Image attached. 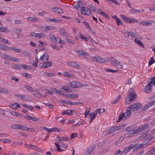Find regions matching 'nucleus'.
Masks as SVG:
<instances>
[{
	"label": "nucleus",
	"mask_w": 155,
	"mask_h": 155,
	"mask_svg": "<svg viewBox=\"0 0 155 155\" xmlns=\"http://www.w3.org/2000/svg\"><path fill=\"white\" fill-rule=\"evenodd\" d=\"M54 144L57 147V151L58 152H61L63 151V150L61 149L59 145L58 144L56 143H54Z\"/></svg>",
	"instance_id": "50"
},
{
	"label": "nucleus",
	"mask_w": 155,
	"mask_h": 155,
	"mask_svg": "<svg viewBox=\"0 0 155 155\" xmlns=\"http://www.w3.org/2000/svg\"><path fill=\"white\" fill-rule=\"evenodd\" d=\"M48 55L47 53H45L40 58L39 60L44 63L48 60Z\"/></svg>",
	"instance_id": "10"
},
{
	"label": "nucleus",
	"mask_w": 155,
	"mask_h": 155,
	"mask_svg": "<svg viewBox=\"0 0 155 155\" xmlns=\"http://www.w3.org/2000/svg\"><path fill=\"white\" fill-rule=\"evenodd\" d=\"M113 18L115 20V21L117 22V24L118 26L119 25V24L120 25L123 24V23L122 21L120 19V18H117L116 16H114Z\"/></svg>",
	"instance_id": "31"
},
{
	"label": "nucleus",
	"mask_w": 155,
	"mask_h": 155,
	"mask_svg": "<svg viewBox=\"0 0 155 155\" xmlns=\"http://www.w3.org/2000/svg\"><path fill=\"white\" fill-rule=\"evenodd\" d=\"M21 66L25 69L30 70L31 69V67L30 66L26 65L25 64H22Z\"/></svg>",
	"instance_id": "43"
},
{
	"label": "nucleus",
	"mask_w": 155,
	"mask_h": 155,
	"mask_svg": "<svg viewBox=\"0 0 155 155\" xmlns=\"http://www.w3.org/2000/svg\"><path fill=\"white\" fill-rule=\"evenodd\" d=\"M97 114V112H96L95 114L94 113H89V116L90 119V120L89 121L90 124H91L93 120L95 118Z\"/></svg>",
	"instance_id": "14"
},
{
	"label": "nucleus",
	"mask_w": 155,
	"mask_h": 155,
	"mask_svg": "<svg viewBox=\"0 0 155 155\" xmlns=\"http://www.w3.org/2000/svg\"><path fill=\"white\" fill-rule=\"evenodd\" d=\"M23 54L28 57H30V54L27 51H24L22 52Z\"/></svg>",
	"instance_id": "58"
},
{
	"label": "nucleus",
	"mask_w": 155,
	"mask_h": 155,
	"mask_svg": "<svg viewBox=\"0 0 155 155\" xmlns=\"http://www.w3.org/2000/svg\"><path fill=\"white\" fill-rule=\"evenodd\" d=\"M10 31L6 27H0V32H4L5 33H7Z\"/></svg>",
	"instance_id": "32"
},
{
	"label": "nucleus",
	"mask_w": 155,
	"mask_h": 155,
	"mask_svg": "<svg viewBox=\"0 0 155 155\" xmlns=\"http://www.w3.org/2000/svg\"><path fill=\"white\" fill-rule=\"evenodd\" d=\"M116 129L115 128V126L111 127L109 130H106L105 132L107 133V134H112L113 132L116 131Z\"/></svg>",
	"instance_id": "21"
},
{
	"label": "nucleus",
	"mask_w": 155,
	"mask_h": 155,
	"mask_svg": "<svg viewBox=\"0 0 155 155\" xmlns=\"http://www.w3.org/2000/svg\"><path fill=\"white\" fill-rule=\"evenodd\" d=\"M49 20L50 22L55 23H61L62 22V21L61 20L55 18L49 19Z\"/></svg>",
	"instance_id": "38"
},
{
	"label": "nucleus",
	"mask_w": 155,
	"mask_h": 155,
	"mask_svg": "<svg viewBox=\"0 0 155 155\" xmlns=\"http://www.w3.org/2000/svg\"><path fill=\"white\" fill-rule=\"evenodd\" d=\"M68 86L70 87L77 88L83 86V85L78 82L73 81L68 83Z\"/></svg>",
	"instance_id": "6"
},
{
	"label": "nucleus",
	"mask_w": 155,
	"mask_h": 155,
	"mask_svg": "<svg viewBox=\"0 0 155 155\" xmlns=\"http://www.w3.org/2000/svg\"><path fill=\"white\" fill-rule=\"evenodd\" d=\"M111 63H114L115 64V66L119 65V64L120 63V61L114 58H111Z\"/></svg>",
	"instance_id": "29"
},
{
	"label": "nucleus",
	"mask_w": 155,
	"mask_h": 155,
	"mask_svg": "<svg viewBox=\"0 0 155 155\" xmlns=\"http://www.w3.org/2000/svg\"><path fill=\"white\" fill-rule=\"evenodd\" d=\"M30 62L33 66L34 67H37V63L32 60H30Z\"/></svg>",
	"instance_id": "62"
},
{
	"label": "nucleus",
	"mask_w": 155,
	"mask_h": 155,
	"mask_svg": "<svg viewBox=\"0 0 155 155\" xmlns=\"http://www.w3.org/2000/svg\"><path fill=\"white\" fill-rule=\"evenodd\" d=\"M25 87L26 89L28 91L33 92L34 91V89L33 87H31L28 85L25 84Z\"/></svg>",
	"instance_id": "40"
},
{
	"label": "nucleus",
	"mask_w": 155,
	"mask_h": 155,
	"mask_svg": "<svg viewBox=\"0 0 155 155\" xmlns=\"http://www.w3.org/2000/svg\"><path fill=\"white\" fill-rule=\"evenodd\" d=\"M94 148L95 147L94 146H93L90 148L89 149L87 150L86 153V154L87 155H88L92 153L94 151Z\"/></svg>",
	"instance_id": "26"
},
{
	"label": "nucleus",
	"mask_w": 155,
	"mask_h": 155,
	"mask_svg": "<svg viewBox=\"0 0 155 155\" xmlns=\"http://www.w3.org/2000/svg\"><path fill=\"white\" fill-rule=\"evenodd\" d=\"M137 97L135 92L131 90V89L129 92V95L126 99L125 103L126 104H129L130 103L134 101Z\"/></svg>",
	"instance_id": "3"
},
{
	"label": "nucleus",
	"mask_w": 155,
	"mask_h": 155,
	"mask_svg": "<svg viewBox=\"0 0 155 155\" xmlns=\"http://www.w3.org/2000/svg\"><path fill=\"white\" fill-rule=\"evenodd\" d=\"M149 145V141H148L147 142L144 141L142 144H138L137 145L135 144V146L134 148H136V150H137L140 148L145 147Z\"/></svg>",
	"instance_id": "7"
},
{
	"label": "nucleus",
	"mask_w": 155,
	"mask_h": 155,
	"mask_svg": "<svg viewBox=\"0 0 155 155\" xmlns=\"http://www.w3.org/2000/svg\"><path fill=\"white\" fill-rule=\"evenodd\" d=\"M149 124L148 123H147L143 125L140 126L137 129L138 133L142 131L146 132H147L149 130Z\"/></svg>",
	"instance_id": "5"
},
{
	"label": "nucleus",
	"mask_w": 155,
	"mask_h": 155,
	"mask_svg": "<svg viewBox=\"0 0 155 155\" xmlns=\"http://www.w3.org/2000/svg\"><path fill=\"white\" fill-rule=\"evenodd\" d=\"M74 112V110H67L64 111L62 113L63 114H67L69 115H71Z\"/></svg>",
	"instance_id": "22"
},
{
	"label": "nucleus",
	"mask_w": 155,
	"mask_h": 155,
	"mask_svg": "<svg viewBox=\"0 0 155 155\" xmlns=\"http://www.w3.org/2000/svg\"><path fill=\"white\" fill-rule=\"evenodd\" d=\"M54 27L52 25L46 26L44 28V31L45 32H47L48 31H51L54 29Z\"/></svg>",
	"instance_id": "20"
},
{
	"label": "nucleus",
	"mask_w": 155,
	"mask_h": 155,
	"mask_svg": "<svg viewBox=\"0 0 155 155\" xmlns=\"http://www.w3.org/2000/svg\"><path fill=\"white\" fill-rule=\"evenodd\" d=\"M52 11L54 12H56L58 13L61 14L63 12V11L61 9L57 7L53 8Z\"/></svg>",
	"instance_id": "25"
},
{
	"label": "nucleus",
	"mask_w": 155,
	"mask_h": 155,
	"mask_svg": "<svg viewBox=\"0 0 155 155\" xmlns=\"http://www.w3.org/2000/svg\"><path fill=\"white\" fill-rule=\"evenodd\" d=\"M50 39L53 43H56L57 42V39L56 38L54 34H52L50 35Z\"/></svg>",
	"instance_id": "30"
},
{
	"label": "nucleus",
	"mask_w": 155,
	"mask_h": 155,
	"mask_svg": "<svg viewBox=\"0 0 155 155\" xmlns=\"http://www.w3.org/2000/svg\"><path fill=\"white\" fill-rule=\"evenodd\" d=\"M75 51L78 54L79 56H82V57H85L86 58H87V56H89L88 54L82 51L76 50Z\"/></svg>",
	"instance_id": "12"
},
{
	"label": "nucleus",
	"mask_w": 155,
	"mask_h": 155,
	"mask_svg": "<svg viewBox=\"0 0 155 155\" xmlns=\"http://www.w3.org/2000/svg\"><path fill=\"white\" fill-rule=\"evenodd\" d=\"M25 146L28 149H33L36 150H38V147L36 146L27 144H25Z\"/></svg>",
	"instance_id": "17"
},
{
	"label": "nucleus",
	"mask_w": 155,
	"mask_h": 155,
	"mask_svg": "<svg viewBox=\"0 0 155 155\" xmlns=\"http://www.w3.org/2000/svg\"><path fill=\"white\" fill-rule=\"evenodd\" d=\"M125 119V114L124 113H121L119 116L118 120L117 121V122H118L119 121L121 120L123 118Z\"/></svg>",
	"instance_id": "35"
},
{
	"label": "nucleus",
	"mask_w": 155,
	"mask_h": 155,
	"mask_svg": "<svg viewBox=\"0 0 155 155\" xmlns=\"http://www.w3.org/2000/svg\"><path fill=\"white\" fill-rule=\"evenodd\" d=\"M120 17L121 18L123 21L127 23H139L143 25H148L151 26L152 25L151 22H149L148 21H143L139 22V21L137 20L136 18H131L127 17L124 15H120Z\"/></svg>",
	"instance_id": "1"
},
{
	"label": "nucleus",
	"mask_w": 155,
	"mask_h": 155,
	"mask_svg": "<svg viewBox=\"0 0 155 155\" xmlns=\"http://www.w3.org/2000/svg\"><path fill=\"white\" fill-rule=\"evenodd\" d=\"M89 8L93 12L95 11V6L92 5H88Z\"/></svg>",
	"instance_id": "60"
},
{
	"label": "nucleus",
	"mask_w": 155,
	"mask_h": 155,
	"mask_svg": "<svg viewBox=\"0 0 155 155\" xmlns=\"http://www.w3.org/2000/svg\"><path fill=\"white\" fill-rule=\"evenodd\" d=\"M125 124H123L118 126H115L116 130H119L121 129H122L124 127Z\"/></svg>",
	"instance_id": "45"
},
{
	"label": "nucleus",
	"mask_w": 155,
	"mask_h": 155,
	"mask_svg": "<svg viewBox=\"0 0 155 155\" xmlns=\"http://www.w3.org/2000/svg\"><path fill=\"white\" fill-rule=\"evenodd\" d=\"M97 63L103 64L104 63H105L107 61L105 59L100 56H97Z\"/></svg>",
	"instance_id": "18"
},
{
	"label": "nucleus",
	"mask_w": 155,
	"mask_h": 155,
	"mask_svg": "<svg viewBox=\"0 0 155 155\" xmlns=\"http://www.w3.org/2000/svg\"><path fill=\"white\" fill-rule=\"evenodd\" d=\"M141 105L142 104L140 103L137 102L128 108L131 110V111H134L139 109Z\"/></svg>",
	"instance_id": "4"
},
{
	"label": "nucleus",
	"mask_w": 155,
	"mask_h": 155,
	"mask_svg": "<svg viewBox=\"0 0 155 155\" xmlns=\"http://www.w3.org/2000/svg\"><path fill=\"white\" fill-rule=\"evenodd\" d=\"M61 89L64 90L68 93L69 92L71 91L70 89L66 86H62L61 88Z\"/></svg>",
	"instance_id": "36"
},
{
	"label": "nucleus",
	"mask_w": 155,
	"mask_h": 155,
	"mask_svg": "<svg viewBox=\"0 0 155 155\" xmlns=\"http://www.w3.org/2000/svg\"><path fill=\"white\" fill-rule=\"evenodd\" d=\"M68 64L70 66L75 68H79L80 67V65L74 61L69 62Z\"/></svg>",
	"instance_id": "11"
},
{
	"label": "nucleus",
	"mask_w": 155,
	"mask_h": 155,
	"mask_svg": "<svg viewBox=\"0 0 155 155\" xmlns=\"http://www.w3.org/2000/svg\"><path fill=\"white\" fill-rule=\"evenodd\" d=\"M145 139V137L144 134L142 136H139L137 138V140L141 141Z\"/></svg>",
	"instance_id": "55"
},
{
	"label": "nucleus",
	"mask_w": 155,
	"mask_h": 155,
	"mask_svg": "<svg viewBox=\"0 0 155 155\" xmlns=\"http://www.w3.org/2000/svg\"><path fill=\"white\" fill-rule=\"evenodd\" d=\"M15 52H19L21 53V50L20 49L17 48L15 47H12L11 48V50Z\"/></svg>",
	"instance_id": "37"
},
{
	"label": "nucleus",
	"mask_w": 155,
	"mask_h": 155,
	"mask_svg": "<svg viewBox=\"0 0 155 155\" xmlns=\"http://www.w3.org/2000/svg\"><path fill=\"white\" fill-rule=\"evenodd\" d=\"M130 11L134 14L135 13H140L143 12L144 11L143 10L141 9H136L135 8H132L131 9Z\"/></svg>",
	"instance_id": "27"
},
{
	"label": "nucleus",
	"mask_w": 155,
	"mask_h": 155,
	"mask_svg": "<svg viewBox=\"0 0 155 155\" xmlns=\"http://www.w3.org/2000/svg\"><path fill=\"white\" fill-rule=\"evenodd\" d=\"M20 125L15 124L11 126L12 128L14 129H19L20 127Z\"/></svg>",
	"instance_id": "44"
},
{
	"label": "nucleus",
	"mask_w": 155,
	"mask_h": 155,
	"mask_svg": "<svg viewBox=\"0 0 155 155\" xmlns=\"http://www.w3.org/2000/svg\"><path fill=\"white\" fill-rule=\"evenodd\" d=\"M105 70L108 72H115L118 71V70H113L111 69H108L107 68L105 69Z\"/></svg>",
	"instance_id": "57"
},
{
	"label": "nucleus",
	"mask_w": 155,
	"mask_h": 155,
	"mask_svg": "<svg viewBox=\"0 0 155 155\" xmlns=\"http://www.w3.org/2000/svg\"><path fill=\"white\" fill-rule=\"evenodd\" d=\"M97 56L98 55H96L95 56L91 57V60L93 61L96 62H97Z\"/></svg>",
	"instance_id": "53"
},
{
	"label": "nucleus",
	"mask_w": 155,
	"mask_h": 155,
	"mask_svg": "<svg viewBox=\"0 0 155 155\" xmlns=\"http://www.w3.org/2000/svg\"><path fill=\"white\" fill-rule=\"evenodd\" d=\"M2 58L4 59L8 60H12V59L11 57H10L8 55H6V54H4Z\"/></svg>",
	"instance_id": "42"
},
{
	"label": "nucleus",
	"mask_w": 155,
	"mask_h": 155,
	"mask_svg": "<svg viewBox=\"0 0 155 155\" xmlns=\"http://www.w3.org/2000/svg\"><path fill=\"white\" fill-rule=\"evenodd\" d=\"M57 138L58 140L59 141H68L70 140L69 138L67 137H60V136H57Z\"/></svg>",
	"instance_id": "24"
},
{
	"label": "nucleus",
	"mask_w": 155,
	"mask_h": 155,
	"mask_svg": "<svg viewBox=\"0 0 155 155\" xmlns=\"http://www.w3.org/2000/svg\"><path fill=\"white\" fill-rule=\"evenodd\" d=\"M134 41L136 44H137L141 46L142 47L144 48V46L143 44L141 42V41L140 40L137 39H135L134 40Z\"/></svg>",
	"instance_id": "34"
},
{
	"label": "nucleus",
	"mask_w": 155,
	"mask_h": 155,
	"mask_svg": "<svg viewBox=\"0 0 155 155\" xmlns=\"http://www.w3.org/2000/svg\"><path fill=\"white\" fill-rule=\"evenodd\" d=\"M0 141L2 143H10L11 142L10 140L8 139H1Z\"/></svg>",
	"instance_id": "39"
},
{
	"label": "nucleus",
	"mask_w": 155,
	"mask_h": 155,
	"mask_svg": "<svg viewBox=\"0 0 155 155\" xmlns=\"http://www.w3.org/2000/svg\"><path fill=\"white\" fill-rule=\"evenodd\" d=\"M45 104L46 106L48 107L51 109H53L54 108L53 106L51 104L48 103L47 104Z\"/></svg>",
	"instance_id": "63"
},
{
	"label": "nucleus",
	"mask_w": 155,
	"mask_h": 155,
	"mask_svg": "<svg viewBox=\"0 0 155 155\" xmlns=\"http://www.w3.org/2000/svg\"><path fill=\"white\" fill-rule=\"evenodd\" d=\"M2 92L5 94H8V91L3 88H0V93Z\"/></svg>",
	"instance_id": "56"
},
{
	"label": "nucleus",
	"mask_w": 155,
	"mask_h": 155,
	"mask_svg": "<svg viewBox=\"0 0 155 155\" xmlns=\"http://www.w3.org/2000/svg\"><path fill=\"white\" fill-rule=\"evenodd\" d=\"M79 36L82 39L84 40L85 41H87V38L85 37L81 33H79Z\"/></svg>",
	"instance_id": "49"
},
{
	"label": "nucleus",
	"mask_w": 155,
	"mask_h": 155,
	"mask_svg": "<svg viewBox=\"0 0 155 155\" xmlns=\"http://www.w3.org/2000/svg\"><path fill=\"white\" fill-rule=\"evenodd\" d=\"M122 152L120 150L115 152L114 155H122Z\"/></svg>",
	"instance_id": "64"
},
{
	"label": "nucleus",
	"mask_w": 155,
	"mask_h": 155,
	"mask_svg": "<svg viewBox=\"0 0 155 155\" xmlns=\"http://www.w3.org/2000/svg\"><path fill=\"white\" fill-rule=\"evenodd\" d=\"M144 136L145 137V139H147V141H145L146 142H147L148 141H149V142H150V141L154 138L153 136L149 134H144ZM150 144V143H149V144Z\"/></svg>",
	"instance_id": "15"
},
{
	"label": "nucleus",
	"mask_w": 155,
	"mask_h": 155,
	"mask_svg": "<svg viewBox=\"0 0 155 155\" xmlns=\"http://www.w3.org/2000/svg\"><path fill=\"white\" fill-rule=\"evenodd\" d=\"M0 49L2 50H5L7 51H9L11 50L10 47L6 46L5 45H3L2 44H0Z\"/></svg>",
	"instance_id": "19"
},
{
	"label": "nucleus",
	"mask_w": 155,
	"mask_h": 155,
	"mask_svg": "<svg viewBox=\"0 0 155 155\" xmlns=\"http://www.w3.org/2000/svg\"><path fill=\"white\" fill-rule=\"evenodd\" d=\"M71 99H74L75 98H77L78 97V94H71L70 95Z\"/></svg>",
	"instance_id": "61"
},
{
	"label": "nucleus",
	"mask_w": 155,
	"mask_h": 155,
	"mask_svg": "<svg viewBox=\"0 0 155 155\" xmlns=\"http://www.w3.org/2000/svg\"><path fill=\"white\" fill-rule=\"evenodd\" d=\"M81 13L85 15H89L91 13L90 11L89 8L84 7L81 9Z\"/></svg>",
	"instance_id": "9"
},
{
	"label": "nucleus",
	"mask_w": 155,
	"mask_h": 155,
	"mask_svg": "<svg viewBox=\"0 0 155 155\" xmlns=\"http://www.w3.org/2000/svg\"><path fill=\"white\" fill-rule=\"evenodd\" d=\"M135 145L134 144H130L128 147H126L124 150V154H127V153L130 150H131L134 147H135Z\"/></svg>",
	"instance_id": "16"
},
{
	"label": "nucleus",
	"mask_w": 155,
	"mask_h": 155,
	"mask_svg": "<svg viewBox=\"0 0 155 155\" xmlns=\"http://www.w3.org/2000/svg\"><path fill=\"white\" fill-rule=\"evenodd\" d=\"M63 102L68 105H73V102L71 101L67 100L64 101H63Z\"/></svg>",
	"instance_id": "47"
},
{
	"label": "nucleus",
	"mask_w": 155,
	"mask_h": 155,
	"mask_svg": "<svg viewBox=\"0 0 155 155\" xmlns=\"http://www.w3.org/2000/svg\"><path fill=\"white\" fill-rule=\"evenodd\" d=\"M59 31L60 34L64 36L67 37L68 35L66 31L63 28H60Z\"/></svg>",
	"instance_id": "28"
},
{
	"label": "nucleus",
	"mask_w": 155,
	"mask_h": 155,
	"mask_svg": "<svg viewBox=\"0 0 155 155\" xmlns=\"http://www.w3.org/2000/svg\"><path fill=\"white\" fill-rule=\"evenodd\" d=\"M45 37V35L43 33H37L36 36V38H40Z\"/></svg>",
	"instance_id": "52"
},
{
	"label": "nucleus",
	"mask_w": 155,
	"mask_h": 155,
	"mask_svg": "<svg viewBox=\"0 0 155 155\" xmlns=\"http://www.w3.org/2000/svg\"><path fill=\"white\" fill-rule=\"evenodd\" d=\"M64 75L65 76L69 77L70 78H72L73 77L74 75L68 73V72H65Z\"/></svg>",
	"instance_id": "48"
},
{
	"label": "nucleus",
	"mask_w": 155,
	"mask_h": 155,
	"mask_svg": "<svg viewBox=\"0 0 155 155\" xmlns=\"http://www.w3.org/2000/svg\"><path fill=\"white\" fill-rule=\"evenodd\" d=\"M101 15L103 17H105V18H109V16H108V15H107V14L105 12H103L101 13Z\"/></svg>",
	"instance_id": "59"
},
{
	"label": "nucleus",
	"mask_w": 155,
	"mask_h": 155,
	"mask_svg": "<svg viewBox=\"0 0 155 155\" xmlns=\"http://www.w3.org/2000/svg\"><path fill=\"white\" fill-rule=\"evenodd\" d=\"M138 132L137 129H135L132 130L128 132L126 134V136L127 137H130L133 136L134 134L138 133Z\"/></svg>",
	"instance_id": "13"
},
{
	"label": "nucleus",
	"mask_w": 155,
	"mask_h": 155,
	"mask_svg": "<svg viewBox=\"0 0 155 155\" xmlns=\"http://www.w3.org/2000/svg\"><path fill=\"white\" fill-rule=\"evenodd\" d=\"M131 112L130 110H127V111L125 113V119H126L128 118L131 114Z\"/></svg>",
	"instance_id": "41"
},
{
	"label": "nucleus",
	"mask_w": 155,
	"mask_h": 155,
	"mask_svg": "<svg viewBox=\"0 0 155 155\" xmlns=\"http://www.w3.org/2000/svg\"><path fill=\"white\" fill-rule=\"evenodd\" d=\"M155 62L154 59L153 57H151L150 58V61L149 62V65L150 66L152 64Z\"/></svg>",
	"instance_id": "51"
},
{
	"label": "nucleus",
	"mask_w": 155,
	"mask_h": 155,
	"mask_svg": "<svg viewBox=\"0 0 155 155\" xmlns=\"http://www.w3.org/2000/svg\"><path fill=\"white\" fill-rule=\"evenodd\" d=\"M150 80H148L149 83L145 87L144 91V92L149 93L151 92L152 89L151 87H153L155 85V77H153Z\"/></svg>",
	"instance_id": "2"
},
{
	"label": "nucleus",
	"mask_w": 155,
	"mask_h": 155,
	"mask_svg": "<svg viewBox=\"0 0 155 155\" xmlns=\"http://www.w3.org/2000/svg\"><path fill=\"white\" fill-rule=\"evenodd\" d=\"M50 46L51 48H54V49H55L58 51L60 50V48H58V47H57L55 45L51 44V45Z\"/></svg>",
	"instance_id": "54"
},
{
	"label": "nucleus",
	"mask_w": 155,
	"mask_h": 155,
	"mask_svg": "<svg viewBox=\"0 0 155 155\" xmlns=\"http://www.w3.org/2000/svg\"><path fill=\"white\" fill-rule=\"evenodd\" d=\"M84 2L81 1H78L74 6L75 8L78 10L81 9L84 7L83 3Z\"/></svg>",
	"instance_id": "8"
},
{
	"label": "nucleus",
	"mask_w": 155,
	"mask_h": 155,
	"mask_svg": "<svg viewBox=\"0 0 155 155\" xmlns=\"http://www.w3.org/2000/svg\"><path fill=\"white\" fill-rule=\"evenodd\" d=\"M52 65V63L51 62L49 61L47 62L46 61L43 63L42 67L43 68H48Z\"/></svg>",
	"instance_id": "23"
},
{
	"label": "nucleus",
	"mask_w": 155,
	"mask_h": 155,
	"mask_svg": "<svg viewBox=\"0 0 155 155\" xmlns=\"http://www.w3.org/2000/svg\"><path fill=\"white\" fill-rule=\"evenodd\" d=\"M121 98V96L120 95H119L118 97L115 100L113 101V102L112 103V104H114L117 103L120 100V99Z\"/></svg>",
	"instance_id": "46"
},
{
	"label": "nucleus",
	"mask_w": 155,
	"mask_h": 155,
	"mask_svg": "<svg viewBox=\"0 0 155 155\" xmlns=\"http://www.w3.org/2000/svg\"><path fill=\"white\" fill-rule=\"evenodd\" d=\"M50 132H52L54 131H57L58 132H60L62 131L61 129H60L57 127H54L50 129Z\"/></svg>",
	"instance_id": "33"
}]
</instances>
